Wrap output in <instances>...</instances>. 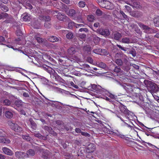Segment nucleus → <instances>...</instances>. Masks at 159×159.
<instances>
[{
  "label": "nucleus",
  "mask_w": 159,
  "mask_h": 159,
  "mask_svg": "<svg viewBox=\"0 0 159 159\" xmlns=\"http://www.w3.org/2000/svg\"><path fill=\"white\" fill-rule=\"evenodd\" d=\"M115 63L119 66H122L123 62L122 60L120 59H117L115 60Z\"/></svg>",
  "instance_id": "obj_28"
},
{
  "label": "nucleus",
  "mask_w": 159,
  "mask_h": 159,
  "mask_svg": "<svg viewBox=\"0 0 159 159\" xmlns=\"http://www.w3.org/2000/svg\"><path fill=\"white\" fill-rule=\"evenodd\" d=\"M4 143L9 144L10 143L11 141L10 140L7 138H4Z\"/></svg>",
  "instance_id": "obj_50"
},
{
  "label": "nucleus",
  "mask_w": 159,
  "mask_h": 159,
  "mask_svg": "<svg viewBox=\"0 0 159 159\" xmlns=\"http://www.w3.org/2000/svg\"><path fill=\"white\" fill-rule=\"evenodd\" d=\"M36 40L37 42L39 43H42L43 42L44 40L39 37H37L36 39Z\"/></svg>",
  "instance_id": "obj_46"
},
{
  "label": "nucleus",
  "mask_w": 159,
  "mask_h": 159,
  "mask_svg": "<svg viewBox=\"0 0 159 159\" xmlns=\"http://www.w3.org/2000/svg\"><path fill=\"white\" fill-rule=\"evenodd\" d=\"M145 86L151 93H156L159 91L158 85L155 83L148 80H145L143 81Z\"/></svg>",
  "instance_id": "obj_1"
},
{
  "label": "nucleus",
  "mask_w": 159,
  "mask_h": 159,
  "mask_svg": "<svg viewBox=\"0 0 159 159\" xmlns=\"http://www.w3.org/2000/svg\"><path fill=\"white\" fill-rule=\"evenodd\" d=\"M97 32L105 37L109 36L110 34L109 30L102 28L98 29L97 30Z\"/></svg>",
  "instance_id": "obj_3"
},
{
  "label": "nucleus",
  "mask_w": 159,
  "mask_h": 159,
  "mask_svg": "<svg viewBox=\"0 0 159 159\" xmlns=\"http://www.w3.org/2000/svg\"><path fill=\"white\" fill-rule=\"evenodd\" d=\"M29 120L30 122L31 128L34 129H36L37 128V125L36 123L31 118L29 119Z\"/></svg>",
  "instance_id": "obj_19"
},
{
  "label": "nucleus",
  "mask_w": 159,
  "mask_h": 159,
  "mask_svg": "<svg viewBox=\"0 0 159 159\" xmlns=\"http://www.w3.org/2000/svg\"><path fill=\"white\" fill-rule=\"evenodd\" d=\"M25 7L26 8H28L30 10L32 9L33 8V7L32 5L29 3H26L25 5Z\"/></svg>",
  "instance_id": "obj_41"
},
{
  "label": "nucleus",
  "mask_w": 159,
  "mask_h": 159,
  "mask_svg": "<svg viewBox=\"0 0 159 159\" xmlns=\"http://www.w3.org/2000/svg\"><path fill=\"white\" fill-rule=\"evenodd\" d=\"M79 6L81 8L84 7L85 6V3L83 1H80L78 3Z\"/></svg>",
  "instance_id": "obj_35"
},
{
  "label": "nucleus",
  "mask_w": 159,
  "mask_h": 159,
  "mask_svg": "<svg viewBox=\"0 0 159 159\" xmlns=\"http://www.w3.org/2000/svg\"><path fill=\"white\" fill-rule=\"evenodd\" d=\"M43 129L45 130L48 131L49 133L51 134H53L54 133V132L52 128L50 127H48L47 126H45L43 127Z\"/></svg>",
  "instance_id": "obj_20"
},
{
  "label": "nucleus",
  "mask_w": 159,
  "mask_h": 159,
  "mask_svg": "<svg viewBox=\"0 0 159 159\" xmlns=\"http://www.w3.org/2000/svg\"><path fill=\"white\" fill-rule=\"evenodd\" d=\"M91 88L93 90L96 91L97 89V85L95 84H92L91 86Z\"/></svg>",
  "instance_id": "obj_57"
},
{
  "label": "nucleus",
  "mask_w": 159,
  "mask_h": 159,
  "mask_svg": "<svg viewBox=\"0 0 159 159\" xmlns=\"http://www.w3.org/2000/svg\"><path fill=\"white\" fill-rule=\"evenodd\" d=\"M64 128L63 129H65L67 131H68L69 129L71 128L70 126H68L67 125H66L64 127Z\"/></svg>",
  "instance_id": "obj_63"
},
{
  "label": "nucleus",
  "mask_w": 159,
  "mask_h": 159,
  "mask_svg": "<svg viewBox=\"0 0 159 159\" xmlns=\"http://www.w3.org/2000/svg\"><path fill=\"white\" fill-rule=\"evenodd\" d=\"M114 72L117 73L122 72L120 67L117 66H115L114 69Z\"/></svg>",
  "instance_id": "obj_30"
},
{
  "label": "nucleus",
  "mask_w": 159,
  "mask_h": 159,
  "mask_svg": "<svg viewBox=\"0 0 159 159\" xmlns=\"http://www.w3.org/2000/svg\"><path fill=\"white\" fill-rule=\"evenodd\" d=\"M87 61L88 62L90 63H92L93 62V59L90 57H89L87 58Z\"/></svg>",
  "instance_id": "obj_52"
},
{
  "label": "nucleus",
  "mask_w": 159,
  "mask_h": 159,
  "mask_svg": "<svg viewBox=\"0 0 159 159\" xmlns=\"http://www.w3.org/2000/svg\"><path fill=\"white\" fill-rule=\"evenodd\" d=\"M79 31L80 32H82L83 31H84L85 32H88L89 30L88 29H87L86 28H83V27H82V28H80V29Z\"/></svg>",
  "instance_id": "obj_48"
},
{
  "label": "nucleus",
  "mask_w": 159,
  "mask_h": 159,
  "mask_svg": "<svg viewBox=\"0 0 159 159\" xmlns=\"http://www.w3.org/2000/svg\"><path fill=\"white\" fill-rule=\"evenodd\" d=\"M94 19V16L93 15H90L88 17V19L89 21H92Z\"/></svg>",
  "instance_id": "obj_56"
},
{
  "label": "nucleus",
  "mask_w": 159,
  "mask_h": 159,
  "mask_svg": "<svg viewBox=\"0 0 159 159\" xmlns=\"http://www.w3.org/2000/svg\"><path fill=\"white\" fill-rule=\"evenodd\" d=\"M34 28H35L38 29L40 27V24L38 23L37 21H35V22H34Z\"/></svg>",
  "instance_id": "obj_40"
},
{
  "label": "nucleus",
  "mask_w": 159,
  "mask_h": 159,
  "mask_svg": "<svg viewBox=\"0 0 159 159\" xmlns=\"http://www.w3.org/2000/svg\"><path fill=\"white\" fill-rule=\"evenodd\" d=\"M56 123L58 125H62L64 124L63 122L60 120H58L55 121Z\"/></svg>",
  "instance_id": "obj_38"
},
{
  "label": "nucleus",
  "mask_w": 159,
  "mask_h": 159,
  "mask_svg": "<svg viewBox=\"0 0 159 159\" xmlns=\"http://www.w3.org/2000/svg\"><path fill=\"white\" fill-rule=\"evenodd\" d=\"M16 157L19 158H24L26 157V153L21 151H17L15 153Z\"/></svg>",
  "instance_id": "obj_9"
},
{
  "label": "nucleus",
  "mask_w": 159,
  "mask_h": 159,
  "mask_svg": "<svg viewBox=\"0 0 159 159\" xmlns=\"http://www.w3.org/2000/svg\"><path fill=\"white\" fill-rule=\"evenodd\" d=\"M109 52L105 49H100V54L103 55H108Z\"/></svg>",
  "instance_id": "obj_31"
},
{
  "label": "nucleus",
  "mask_w": 159,
  "mask_h": 159,
  "mask_svg": "<svg viewBox=\"0 0 159 159\" xmlns=\"http://www.w3.org/2000/svg\"><path fill=\"white\" fill-rule=\"evenodd\" d=\"M122 87L126 90L127 93H129L132 91L131 87L129 85H126L120 84Z\"/></svg>",
  "instance_id": "obj_17"
},
{
  "label": "nucleus",
  "mask_w": 159,
  "mask_h": 159,
  "mask_svg": "<svg viewBox=\"0 0 159 159\" xmlns=\"http://www.w3.org/2000/svg\"><path fill=\"white\" fill-rule=\"evenodd\" d=\"M43 68H45L46 70L49 72H50L52 70V69L51 68L46 65H45V66H43Z\"/></svg>",
  "instance_id": "obj_45"
},
{
  "label": "nucleus",
  "mask_w": 159,
  "mask_h": 159,
  "mask_svg": "<svg viewBox=\"0 0 159 159\" xmlns=\"http://www.w3.org/2000/svg\"><path fill=\"white\" fill-rule=\"evenodd\" d=\"M16 32L17 35L20 36L22 34L21 31L19 29L17 30Z\"/></svg>",
  "instance_id": "obj_64"
},
{
  "label": "nucleus",
  "mask_w": 159,
  "mask_h": 159,
  "mask_svg": "<svg viewBox=\"0 0 159 159\" xmlns=\"http://www.w3.org/2000/svg\"><path fill=\"white\" fill-rule=\"evenodd\" d=\"M82 51L86 55L91 54V48L89 45H87L83 47Z\"/></svg>",
  "instance_id": "obj_7"
},
{
  "label": "nucleus",
  "mask_w": 159,
  "mask_h": 159,
  "mask_svg": "<svg viewBox=\"0 0 159 159\" xmlns=\"http://www.w3.org/2000/svg\"><path fill=\"white\" fill-rule=\"evenodd\" d=\"M68 52L70 54H75L76 52L75 48L73 47H70L67 50Z\"/></svg>",
  "instance_id": "obj_22"
},
{
  "label": "nucleus",
  "mask_w": 159,
  "mask_h": 159,
  "mask_svg": "<svg viewBox=\"0 0 159 159\" xmlns=\"http://www.w3.org/2000/svg\"><path fill=\"white\" fill-rule=\"evenodd\" d=\"M96 14L97 16H101L102 14V12L99 9H97L96 11Z\"/></svg>",
  "instance_id": "obj_42"
},
{
  "label": "nucleus",
  "mask_w": 159,
  "mask_h": 159,
  "mask_svg": "<svg viewBox=\"0 0 159 159\" xmlns=\"http://www.w3.org/2000/svg\"><path fill=\"white\" fill-rule=\"evenodd\" d=\"M70 84L71 86L75 88L76 89H78L79 88V87L78 86L75 84L73 82H71L70 83Z\"/></svg>",
  "instance_id": "obj_61"
},
{
  "label": "nucleus",
  "mask_w": 159,
  "mask_h": 159,
  "mask_svg": "<svg viewBox=\"0 0 159 159\" xmlns=\"http://www.w3.org/2000/svg\"><path fill=\"white\" fill-rule=\"evenodd\" d=\"M120 13L122 15L124 18L126 19L127 17V16L125 15V13L122 11H120Z\"/></svg>",
  "instance_id": "obj_55"
},
{
  "label": "nucleus",
  "mask_w": 159,
  "mask_h": 159,
  "mask_svg": "<svg viewBox=\"0 0 159 159\" xmlns=\"http://www.w3.org/2000/svg\"><path fill=\"white\" fill-rule=\"evenodd\" d=\"M138 24L139 25L141 28L144 30V31L147 33H149L150 30H152V28H150L147 25L143 24L141 22H138Z\"/></svg>",
  "instance_id": "obj_6"
},
{
  "label": "nucleus",
  "mask_w": 159,
  "mask_h": 159,
  "mask_svg": "<svg viewBox=\"0 0 159 159\" xmlns=\"http://www.w3.org/2000/svg\"><path fill=\"white\" fill-rule=\"evenodd\" d=\"M45 16L43 15H39V18L40 20L44 21Z\"/></svg>",
  "instance_id": "obj_53"
},
{
  "label": "nucleus",
  "mask_w": 159,
  "mask_h": 159,
  "mask_svg": "<svg viewBox=\"0 0 159 159\" xmlns=\"http://www.w3.org/2000/svg\"><path fill=\"white\" fill-rule=\"evenodd\" d=\"M76 23L70 21L68 24V27L69 29H71L74 26L75 27Z\"/></svg>",
  "instance_id": "obj_34"
},
{
  "label": "nucleus",
  "mask_w": 159,
  "mask_h": 159,
  "mask_svg": "<svg viewBox=\"0 0 159 159\" xmlns=\"http://www.w3.org/2000/svg\"><path fill=\"white\" fill-rule=\"evenodd\" d=\"M76 13V11L73 9H70L67 15L70 17H73L75 15Z\"/></svg>",
  "instance_id": "obj_21"
},
{
  "label": "nucleus",
  "mask_w": 159,
  "mask_h": 159,
  "mask_svg": "<svg viewBox=\"0 0 159 159\" xmlns=\"http://www.w3.org/2000/svg\"><path fill=\"white\" fill-rule=\"evenodd\" d=\"M5 135V133L2 130L0 129V137H3Z\"/></svg>",
  "instance_id": "obj_58"
},
{
  "label": "nucleus",
  "mask_w": 159,
  "mask_h": 159,
  "mask_svg": "<svg viewBox=\"0 0 159 159\" xmlns=\"http://www.w3.org/2000/svg\"><path fill=\"white\" fill-rule=\"evenodd\" d=\"M84 26V25L82 24H76L75 27L76 28H82Z\"/></svg>",
  "instance_id": "obj_49"
},
{
  "label": "nucleus",
  "mask_w": 159,
  "mask_h": 159,
  "mask_svg": "<svg viewBox=\"0 0 159 159\" xmlns=\"http://www.w3.org/2000/svg\"><path fill=\"white\" fill-rule=\"evenodd\" d=\"M13 19L11 18L10 20H6L4 21V22L6 23H11L13 21Z\"/></svg>",
  "instance_id": "obj_59"
},
{
  "label": "nucleus",
  "mask_w": 159,
  "mask_h": 159,
  "mask_svg": "<svg viewBox=\"0 0 159 159\" xmlns=\"http://www.w3.org/2000/svg\"><path fill=\"white\" fill-rule=\"evenodd\" d=\"M123 43H131L132 42L129 38L124 37L122 39V41Z\"/></svg>",
  "instance_id": "obj_25"
},
{
  "label": "nucleus",
  "mask_w": 159,
  "mask_h": 159,
  "mask_svg": "<svg viewBox=\"0 0 159 159\" xmlns=\"http://www.w3.org/2000/svg\"><path fill=\"white\" fill-rule=\"evenodd\" d=\"M100 48L94 49L93 50V52L96 54H100Z\"/></svg>",
  "instance_id": "obj_44"
},
{
  "label": "nucleus",
  "mask_w": 159,
  "mask_h": 159,
  "mask_svg": "<svg viewBox=\"0 0 159 159\" xmlns=\"http://www.w3.org/2000/svg\"><path fill=\"white\" fill-rule=\"evenodd\" d=\"M2 150L5 154L7 155L12 156L14 154L13 152L11 150L6 147L3 148Z\"/></svg>",
  "instance_id": "obj_11"
},
{
  "label": "nucleus",
  "mask_w": 159,
  "mask_h": 159,
  "mask_svg": "<svg viewBox=\"0 0 159 159\" xmlns=\"http://www.w3.org/2000/svg\"><path fill=\"white\" fill-rule=\"evenodd\" d=\"M125 106L123 105H120L119 107V108L120 111L125 114H127L128 115H129V111L125 108Z\"/></svg>",
  "instance_id": "obj_12"
},
{
  "label": "nucleus",
  "mask_w": 159,
  "mask_h": 159,
  "mask_svg": "<svg viewBox=\"0 0 159 159\" xmlns=\"http://www.w3.org/2000/svg\"><path fill=\"white\" fill-rule=\"evenodd\" d=\"M33 135L35 137L38 138H40L42 137V136L41 134L39 133H34V134H33Z\"/></svg>",
  "instance_id": "obj_51"
},
{
  "label": "nucleus",
  "mask_w": 159,
  "mask_h": 159,
  "mask_svg": "<svg viewBox=\"0 0 159 159\" xmlns=\"http://www.w3.org/2000/svg\"><path fill=\"white\" fill-rule=\"evenodd\" d=\"M81 133L82 135L86 137H89L90 136V134H89L87 132H81Z\"/></svg>",
  "instance_id": "obj_54"
},
{
  "label": "nucleus",
  "mask_w": 159,
  "mask_h": 159,
  "mask_svg": "<svg viewBox=\"0 0 159 159\" xmlns=\"http://www.w3.org/2000/svg\"><path fill=\"white\" fill-rule=\"evenodd\" d=\"M15 103L16 105L18 107H20L22 105V102L20 100H16L15 101Z\"/></svg>",
  "instance_id": "obj_29"
},
{
  "label": "nucleus",
  "mask_w": 159,
  "mask_h": 159,
  "mask_svg": "<svg viewBox=\"0 0 159 159\" xmlns=\"http://www.w3.org/2000/svg\"><path fill=\"white\" fill-rule=\"evenodd\" d=\"M66 38L69 39H71L73 37V34L72 33H68L66 35Z\"/></svg>",
  "instance_id": "obj_37"
},
{
  "label": "nucleus",
  "mask_w": 159,
  "mask_h": 159,
  "mask_svg": "<svg viewBox=\"0 0 159 159\" xmlns=\"http://www.w3.org/2000/svg\"><path fill=\"white\" fill-rule=\"evenodd\" d=\"M50 153L49 151L45 150L43 152L42 156V157L43 159H48L50 156Z\"/></svg>",
  "instance_id": "obj_13"
},
{
  "label": "nucleus",
  "mask_w": 159,
  "mask_h": 159,
  "mask_svg": "<svg viewBox=\"0 0 159 159\" xmlns=\"http://www.w3.org/2000/svg\"><path fill=\"white\" fill-rule=\"evenodd\" d=\"M0 102L4 105L9 106L11 104V101L8 99H5L0 100Z\"/></svg>",
  "instance_id": "obj_16"
},
{
  "label": "nucleus",
  "mask_w": 159,
  "mask_h": 159,
  "mask_svg": "<svg viewBox=\"0 0 159 159\" xmlns=\"http://www.w3.org/2000/svg\"><path fill=\"white\" fill-rule=\"evenodd\" d=\"M48 59H49L50 61H52L53 60V59L50 56H48L47 55H46V60L47 61Z\"/></svg>",
  "instance_id": "obj_62"
},
{
  "label": "nucleus",
  "mask_w": 159,
  "mask_h": 159,
  "mask_svg": "<svg viewBox=\"0 0 159 159\" xmlns=\"http://www.w3.org/2000/svg\"><path fill=\"white\" fill-rule=\"evenodd\" d=\"M44 26L46 28H48L50 27L51 25L48 22H46L44 23Z\"/></svg>",
  "instance_id": "obj_60"
},
{
  "label": "nucleus",
  "mask_w": 159,
  "mask_h": 159,
  "mask_svg": "<svg viewBox=\"0 0 159 159\" xmlns=\"http://www.w3.org/2000/svg\"><path fill=\"white\" fill-rule=\"evenodd\" d=\"M77 37L82 40H83L86 38V35L84 34H78L77 35Z\"/></svg>",
  "instance_id": "obj_32"
},
{
  "label": "nucleus",
  "mask_w": 159,
  "mask_h": 159,
  "mask_svg": "<svg viewBox=\"0 0 159 159\" xmlns=\"http://www.w3.org/2000/svg\"><path fill=\"white\" fill-rule=\"evenodd\" d=\"M23 20L25 21H29L30 19V16L27 13H25L23 15Z\"/></svg>",
  "instance_id": "obj_24"
},
{
  "label": "nucleus",
  "mask_w": 159,
  "mask_h": 159,
  "mask_svg": "<svg viewBox=\"0 0 159 159\" xmlns=\"http://www.w3.org/2000/svg\"><path fill=\"white\" fill-rule=\"evenodd\" d=\"M10 128L15 131L20 132L22 131V129L16 124L13 123L11 122L9 123Z\"/></svg>",
  "instance_id": "obj_2"
},
{
  "label": "nucleus",
  "mask_w": 159,
  "mask_h": 159,
  "mask_svg": "<svg viewBox=\"0 0 159 159\" xmlns=\"http://www.w3.org/2000/svg\"><path fill=\"white\" fill-rule=\"evenodd\" d=\"M95 150V146L93 143H90L86 148V151L88 153L93 152Z\"/></svg>",
  "instance_id": "obj_5"
},
{
  "label": "nucleus",
  "mask_w": 159,
  "mask_h": 159,
  "mask_svg": "<svg viewBox=\"0 0 159 159\" xmlns=\"http://www.w3.org/2000/svg\"><path fill=\"white\" fill-rule=\"evenodd\" d=\"M43 44L46 46V47L49 48L50 43L48 42L47 40H44L43 42Z\"/></svg>",
  "instance_id": "obj_39"
},
{
  "label": "nucleus",
  "mask_w": 159,
  "mask_h": 159,
  "mask_svg": "<svg viewBox=\"0 0 159 159\" xmlns=\"http://www.w3.org/2000/svg\"><path fill=\"white\" fill-rule=\"evenodd\" d=\"M44 21H45L46 22L48 21H49L51 20V18L49 16H45V18H44Z\"/></svg>",
  "instance_id": "obj_47"
},
{
  "label": "nucleus",
  "mask_w": 159,
  "mask_h": 159,
  "mask_svg": "<svg viewBox=\"0 0 159 159\" xmlns=\"http://www.w3.org/2000/svg\"><path fill=\"white\" fill-rule=\"evenodd\" d=\"M113 39L116 40H119L122 37L121 34L118 32H115L113 34Z\"/></svg>",
  "instance_id": "obj_14"
},
{
  "label": "nucleus",
  "mask_w": 159,
  "mask_h": 159,
  "mask_svg": "<svg viewBox=\"0 0 159 159\" xmlns=\"http://www.w3.org/2000/svg\"><path fill=\"white\" fill-rule=\"evenodd\" d=\"M130 14L131 16L136 18L140 17L143 15V14L141 12L138 11H130Z\"/></svg>",
  "instance_id": "obj_8"
},
{
  "label": "nucleus",
  "mask_w": 159,
  "mask_h": 159,
  "mask_svg": "<svg viewBox=\"0 0 159 159\" xmlns=\"http://www.w3.org/2000/svg\"><path fill=\"white\" fill-rule=\"evenodd\" d=\"M49 41L52 42H56L60 41L61 43V39L60 38H58L57 37L54 36H51L48 37V39Z\"/></svg>",
  "instance_id": "obj_10"
},
{
  "label": "nucleus",
  "mask_w": 159,
  "mask_h": 159,
  "mask_svg": "<svg viewBox=\"0 0 159 159\" xmlns=\"http://www.w3.org/2000/svg\"><path fill=\"white\" fill-rule=\"evenodd\" d=\"M5 115L8 118H11L13 116V114L10 111H7L5 112Z\"/></svg>",
  "instance_id": "obj_23"
},
{
  "label": "nucleus",
  "mask_w": 159,
  "mask_h": 159,
  "mask_svg": "<svg viewBox=\"0 0 159 159\" xmlns=\"http://www.w3.org/2000/svg\"><path fill=\"white\" fill-rule=\"evenodd\" d=\"M55 12L57 13L58 14L57 15V17L59 20L65 21L67 19H69L68 17L65 15V14L61 13H59L58 11H56Z\"/></svg>",
  "instance_id": "obj_4"
},
{
  "label": "nucleus",
  "mask_w": 159,
  "mask_h": 159,
  "mask_svg": "<svg viewBox=\"0 0 159 159\" xmlns=\"http://www.w3.org/2000/svg\"><path fill=\"white\" fill-rule=\"evenodd\" d=\"M153 22L155 26L159 27V16H158L154 18Z\"/></svg>",
  "instance_id": "obj_26"
},
{
  "label": "nucleus",
  "mask_w": 159,
  "mask_h": 159,
  "mask_svg": "<svg viewBox=\"0 0 159 159\" xmlns=\"http://www.w3.org/2000/svg\"><path fill=\"white\" fill-rule=\"evenodd\" d=\"M22 138L23 139L26 140L28 141H30L31 139V138L30 137L27 136H22Z\"/></svg>",
  "instance_id": "obj_43"
},
{
  "label": "nucleus",
  "mask_w": 159,
  "mask_h": 159,
  "mask_svg": "<svg viewBox=\"0 0 159 159\" xmlns=\"http://www.w3.org/2000/svg\"><path fill=\"white\" fill-rule=\"evenodd\" d=\"M128 4L132 6L133 7H135L136 8H139L140 7V3L135 1H134L132 3H129Z\"/></svg>",
  "instance_id": "obj_18"
},
{
  "label": "nucleus",
  "mask_w": 159,
  "mask_h": 159,
  "mask_svg": "<svg viewBox=\"0 0 159 159\" xmlns=\"http://www.w3.org/2000/svg\"><path fill=\"white\" fill-rule=\"evenodd\" d=\"M129 53L132 54L134 57H135L136 55V52L134 49L133 48L132 50H130Z\"/></svg>",
  "instance_id": "obj_33"
},
{
  "label": "nucleus",
  "mask_w": 159,
  "mask_h": 159,
  "mask_svg": "<svg viewBox=\"0 0 159 159\" xmlns=\"http://www.w3.org/2000/svg\"><path fill=\"white\" fill-rule=\"evenodd\" d=\"M1 8L2 10L5 12H7L9 10L7 6L4 5H3V6H2Z\"/></svg>",
  "instance_id": "obj_36"
},
{
  "label": "nucleus",
  "mask_w": 159,
  "mask_h": 159,
  "mask_svg": "<svg viewBox=\"0 0 159 159\" xmlns=\"http://www.w3.org/2000/svg\"><path fill=\"white\" fill-rule=\"evenodd\" d=\"M98 66L104 69H107L108 68L107 65L104 63L102 62L99 63L98 64Z\"/></svg>",
  "instance_id": "obj_27"
},
{
  "label": "nucleus",
  "mask_w": 159,
  "mask_h": 159,
  "mask_svg": "<svg viewBox=\"0 0 159 159\" xmlns=\"http://www.w3.org/2000/svg\"><path fill=\"white\" fill-rule=\"evenodd\" d=\"M35 154L34 151L32 149H30L28 150L26 153V157H28L29 156H34Z\"/></svg>",
  "instance_id": "obj_15"
}]
</instances>
